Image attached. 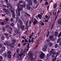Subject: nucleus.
Returning <instances> with one entry per match:
<instances>
[{
  "mask_svg": "<svg viewBox=\"0 0 61 61\" xmlns=\"http://www.w3.org/2000/svg\"><path fill=\"white\" fill-rule=\"evenodd\" d=\"M20 5L19 4H18V6H17V7L18 10H16V12L17 14V15L18 16H20V13L19 11H21V10H23V5H20V8H19V5Z\"/></svg>",
  "mask_w": 61,
  "mask_h": 61,
  "instance_id": "f257e3e1",
  "label": "nucleus"
},
{
  "mask_svg": "<svg viewBox=\"0 0 61 61\" xmlns=\"http://www.w3.org/2000/svg\"><path fill=\"white\" fill-rule=\"evenodd\" d=\"M56 52L55 51H54V49H51V51L50 52V54H47V56H49V57H50L51 56L52 53H53V54L52 56V57H54L55 56V55L56 54Z\"/></svg>",
  "mask_w": 61,
  "mask_h": 61,
  "instance_id": "f03ea898",
  "label": "nucleus"
},
{
  "mask_svg": "<svg viewBox=\"0 0 61 61\" xmlns=\"http://www.w3.org/2000/svg\"><path fill=\"white\" fill-rule=\"evenodd\" d=\"M21 51L20 52V54H19V56H17L18 57H20L19 58V60L21 61L23 58V55H24V52H23V50L22 49H21Z\"/></svg>",
  "mask_w": 61,
  "mask_h": 61,
  "instance_id": "7ed1b4c3",
  "label": "nucleus"
},
{
  "mask_svg": "<svg viewBox=\"0 0 61 61\" xmlns=\"http://www.w3.org/2000/svg\"><path fill=\"white\" fill-rule=\"evenodd\" d=\"M28 55L30 56L29 59H31V61H33V57L32 56H33L34 55V51H32L31 52V51H30L28 53Z\"/></svg>",
  "mask_w": 61,
  "mask_h": 61,
  "instance_id": "20e7f679",
  "label": "nucleus"
},
{
  "mask_svg": "<svg viewBox=\"0 0 61 61\" xmlns=\"http://www.w3.org/2000/svg\"><path fill=\"white\" fill-rule=\"evenodd\" d=\"M15 40H14V41L11 44H9V43H8V42L7 41H6V44L8 46H10L11 47H12L13 48L14 47V44L15 43Z\"/></svg>",
  "mask_w": 61,
  "mask_h": 61,
  "instance_id": "39448f33",
  "label": "nucleus"
},
{
  "mask_svg": "<svg viewBox=\"0 0 61 61\" xmlns=\"http://www.w3.org/2000/svg\"><path fill=\"white\" fill-rule=\"evenodd\" d=\"M10 9L11 10V12L12 13V17L14 18H15V12H14V10L15 9L13 8H12V7H10Z\"/></svg>",
  "mask_w": 61,
  "mask_h": 61,
  "instance_id": "423d86ee",
  "label": "nucleus"
},
{
  "mask_svg": "<svg viewBox=\"0 0 61 61\" xmlns=\"http://www.w3.org/2000/svg\"><path fill=\"white\" fill-rule=\"evenodd\" d=\"M47 45H46L44 46V47L42 48V50L44 52L46 51L47 48Z\"/></svg>",
  "mask_w": 61,
  "mask_h": 61,
  "instance_id": "0eeeda50",
  "label": "nucleus"
},
{
  "mask_svg": "<svg viewBox=\"0 0 61 61\" xmlns=\"http://www.w3.org/2000/svg\"><path fill=\"white\" fill-rule=\"evenodd\" d=\"M40 57L41 58H43L45 57V54L42 53L40 56Z\"/></svg>",
  "mask_w": 61,
  "mask_h": 61,
  "instance_id": "6e6552de",
  "label": "nucleus"
},
{
  "mask_svg": "<svg viewBox=\"0 0 61 61\" xmlns=\"http://www.w3.org/2000/svg\"><path fill=\"white\" fill-rule=\"evenodd\" d=\"M35 17L36 18H37V19H38L39 18V19H41V18L42 17V15H38V16H36Z\"/></svg>",
  "mask_w": 61,
  "mask_h": 61,
  "instance_id": "1a4fd4ad",
  "label": "nucleus"
},
{
  "mask_svg": "<svg viewBox=\"0 0 61 61\" xmlns=\"http://www.w3.org/2000/svg\"><path fill=\"white\" fill-rule=\"evenodd\" d=\"M42 39L41 37H40L38 39V43H40L41 42H42Z\"/></svg>",
  "mask_w": 61,
  "mask_h": 61,
  "instance_id": "9d476101",
  "label": "nucleus"
},
{
  "mask_svg": "<svg viewBox=\"0 0 61 61\" xmlns=\"http://www.w3.org/2000/svg\"><path fill=\"white\" fill-rule=\"evenodd\" d=\"M27 1H29L28 3L29 5H32V2L31 0H26Z\"/></svg>",
  "mask_w": 61,
  "mask_h": 61,
  "instance_id": "9b49d317",
  "label": "nucleus"
},
{
  "mask_svg": "<svg viewBox=\"0 0 61 61\" xmlns=\"http://www.w3.org/2000/svg\"><path fill=\"white\" fill-rule=\"evenodd\" d=\"M50 15H49L48 16L46 15H45V18L48 20H49V18H50Z\"/></svg>",
  "mask_w": 61,
  "mask_h": 61,
  "instance_id": "f8f14e48",
  "label": "nucleus"
},
{
  "mask_svg": "<svg viewBox=\"0 0 61 61\" xmlns=\"http://www.w3.org/2000/svg\"><path fill=\"white\" fill-rule=\"evenodd\" d=\"M19 51V49H17V53H16V56H18L19 54L18 53V51Z\"/></svg>",
  "mask_w": 61,
  "mask_h": 61,
  "instance_id": "ddd939ff",
  "label": "nucleus"
},
{
  "mask_svg": "<svg viewBox=\"0 0 61 61\" xmlns=\"http://www.w3.org/2000/svg\"><path fill=\"white\" fill-rule=\"evenodd\" d=\"M56 11H57L56 10H55L53 11L54 15H56Z\"/></svg>",
  "mask_w": 61,
  "mask_h": 61,
  "instance_id": "4468645a",
  "label": "nucleus"
},
{
  "mask_svg": "<svg viewBox=\"0 0 61 61\" xmlns=\"http://www.w3.org/2000/svg\"><path fill=\"white\" fill-rule=\"evenodd\" d=\"M34 19H35V21L34 22V25H36V23H37V20H36L35 18H34Z\"/></svg>",
  "mask_w": 61,
  "mask_h": 61,
  "instance_id": "2eb2a0df",
  "label": "nucleus"
},
{
  "mask_svg": "<svg viewBox=\"0 0 61 61\" xmlns=\"http://www.w3.org/2000/svg\"><path fill=\"white\" fill-rule=\"evenodd\" d=\"M4 11L5 12L6 14H8L9 12L8 11H7V10H6L5 9H3Z\"/></svg>",
  "mask_w": 61,
  "mask_h": 61,
  "instance_id": "dca6fc26",
  "label": "nucleus"
},
{
  "mask_svg": "<svg viewBox=\"0 0 61 61\" xmlns=\"http://www.w3.org/2000/svg\"><path fill=\"white\" fill-rule=\"evenodd\" d=\"M1 50L3 51H4L5 50V46L2 47Z\"/></svg>",
  "mask_w": 61,
  "mask_h": 61,
  "instance_id": "f3484780",
  "label": "nucleus"
},
{
  "mask_svg": "<svg viewBox=\"0 0 61 61\" xmlns=\"http://www.w3.org/2000/svg\"><path fill=\"white\" fill-rule=\"evenodd\" d=\"M19 22H20V23L21 25H22L23 24V22L21 21V20H19Z\"/></svg>",
  "mask_w": 61,
  "mask_h": 61,
  "instance_id": "a211bd4d",
  "label": "nucleus"
},
{
  "mask_svg": "<svg viewBox=\"0 0 61 61\" xmlns=\"http://www.w3.org/2000/svg\"><path fill=\"white\" fill-rule=\"evenodd\" d=\"M26 7L28 10H30V6L29 5H27L26 6Z\"/></svg>",
  "mask_w": 61,
  "mask_h": 61,
  "instance_id": "6ab92c4d",
  "label": "nucleus"
},
{
  "mask_svg": "<svg viewBox=\"0 0 61 61\" xmlns=\"http://www.w3.org/2000/svg\"><path fill=\"white\" fill-rule=\"evenodd\" d=\"M25 28V26L23 25H20V28L22 29H24Z\"/></svg>",
  "mask_w": 61,
  "mask_h": 61,
  "instance_id": "aec40b11",
  "label": "nucleus"
},
{
  "mask_svg": "<svg viewBox=\"0 0 61 61\" xmlns=\"http://www.w3.org/2000/svg\"><path fill=\"white\" fill-rule=\"evenodd\" d=\"M56 57H55L53 59V60H52V61H56Z\"/></svg>",
  "mask_w": 61,
  "mask_h": 61,
  "instance_id": "412c9836",
  "label": "nucleus"
},
{
  "mask_svg": "<svg viewBox=\"0 0 61 61\" xmlns=\"http://www.w3.org/2000/svg\"><path fill=\"white\" fill-rule=\"evenodd\" d=\"M49 45L50 46H52V45H53V44L51 42H50L49 44Z\"/></svg>",
  "mask_w": 61,
  "mask_h": 61,
  "instance_id": "4be33fe9",
  "label": "nucleus"
},
{
  "mask_svg": "<svg viewBox=\"0 0 61 61\" xmlns=\"http://www.w3.org/2000/svg\"><path fill=\"white\" fill-rule=\"evenodd\" d=\"M28 50H29V49H25L24 50V52H27V51H28Z\"/></svg>",
  "mask_w": 61,
  "mask_h": 61,
  "instance_id": "5701e85b",
  "label": "nucleus"
},
{
  "mask_svg": "<svg viewBox=\"0 0 61 61\" xmlns=\"http://www.w3.org/2000/svg\"><path fill=\"white\" fill-rule=\"evenodd\" d=\"M61 40V39L60 38H59L58 39V40L57 41V43H59L60 41Z\"/></svg>",
  "mask_w": 61,
  "mask_h": 61,
  "instance_id": "b1692460",
  "label": "nucleus"
},
{
  "mask_svg": "<svg viewBox=\"0 0 61 61\" xmlns=\"http://www.w3.org/2000/svg\"><path fill=\"white\" fill-rule=\"evenodd\" d=\"M12 53V52L10 51L9 50L8 51V54H10Z\"/></svg>",
  "mask_w": 61,
  "mask_h": 61,
  "instance_id": "393cba45",
  "label": "nucleus"
},
{
  "mask_svg": "<svg viewBox=\"0 0 61 61\" xmlns=\"http://www.w3.org/2000/svg\"><path fill=\"white\" fill-rule=\"evenodd\" d=\"M50 41V40L49 39L48 40H46V41L45 42V43H46V42H48Z\"/></svg>",
  "mask_w": 61,
  "mask_h": 61,
  "instance_id": "a878e982",
  "label": "nucleus"
},
{
  "mask_svg": "<svg viewBox=\"0 0 61 61\" xmlns=\"http://www.w3.org/2000/svg\"><path fill=\"white\" fill-rule=\"evenodd\" d=\"M56 6H57V4H56L54 5V8H56Z\"/></svg>",
  "mask_w": 61,
  "mask_h": 61,
  "instance_id": "bb28decb",
  "label": "nucleus"
},
{
  "mask_svg": "<svg viewBox=\"0 0 61 61\" xmlns=\"http://www.w3.org/2000/svg\"><path fill=\"white\" fill-rule=\"evenodd\" d=\"M8 56L9 58H11V56L10 55H8Z\"/></svg>",
  "mask_w": 61,
  "mask_h": 61,
  "instance_id": "cd10ccee",
  "label": "nucleus"
},
{
  "mask_svg": "<svg viewBox=\"0 0 61 61\" xmlns=\"http://www.w3.org/2000/svg\"><path fill=\"white\" fill-rule=\"evenodd\" d=\"M41 24L42 25H44V23L43 22H42V21H41Z\"/></svg>",
  "mask_w": 61,
  "mask_h": 61,
  "instance_id": "c85d7f7f",
  "label": "nucleus"
},
{
  "mask_svg": "<svg viewBox=\"0 0 61 61\" xmlns=\"http://www.w3.org/2000/svg\"><path fill=\"white\" fill-rule=\"evenodd\" d=\"M45 5H48V2H46L45 3Z\"/></svg>",
  "mask_w": 61,
  "mask_h": 61,
  "instance_id": "c756f323",
  "label": "nucleus"
},
{
  "mask_svg": "<svg viewBox=\"0 0 61 61\" xmlns=\"http://www.w3.org/2000/svg\"><path fill=\"white\" fill-rule=\"evenodd\" d=\"M31 41L32 42H34V38H32Z\"/></svg>",
  "mask_w": 61,
  "mask_h": 61,
  "instance_id": "7c9ffc66",
  "label": "nucleus"
},
{
  "mask_svg": "<svg viewBox=\"0 0 61 61\" xmlns=\"http://www.w3.org/2000/svg\"><path fill=\"white\" fill-rule=\"evenodd\" d=\"M61 36V31L60 33H59V35L58 36L59 37H60Z\"/></svg>",
  "mask_w": 61,
  "mask_h": 61,
  "instance_id": "2f4dec72",
  "label": "nucleus"
},
{
  "mask_svg": "<svg viewBox=\"0 0 61 61\" xmlns=\"http://www.w3.org/2000/svg\"><path fill=\"white\" fill-rule=\"evenodd\" d=\"M7 8H9V7H10V4H7Z\"/></svg>",
  "mask_w": 61,
  "mask_h": 61,
  "instance_id": "473e14b6",
  "label": "nucleus"
},
{
  "mask_svg": "<svg viewBox=\"0 0 61 61\" xmlns=\"http://www.w3.org/2000/svg\"><path fill=\"white\" fill-rule=\"evenodd\" d=\"M15 33H18V31L17 30H15Z\"/></svg>",
  "mask_w": 61,
  "mask_h": 61,
  "instance_id": "72a5a7b5",
  "label": "nucleus"
},
{
  "mask_svg": "<svg viewBox=\"0 0 61 61\" xmlns=\"http://www.w3.org/2000/svg\"><path fill=\"white\" fill-rule=\"evenodd\" d=\"M55 48H57L58 47V45L57 44H56L55 46Z\"/></svg>",
  "mask_w": 61,
  "mask_h": 61,
  "instance_id": "f704fd0d",
  "label": "nucleus"
},
{
  "mask_svg": "<svg viewBox=\"0 0 61 61\" xmlns=\"http://www.w3.org/2000/svg\"><path fill=\"white\" fill-rule=\"evenodd\" d=\"M10 25L12 26H14V23H12Z\"/></svg>",
  "mask_w": 61,
  "mask_h": 61,
  "instance_id": "c9c22d12",
  "label": "nucleus"
},
{
  "mask_svg": "<svg viewBox=\"0 0 61 61\" xmlns=\"http://www.w3.org/2000/svg\"><path fill=\"white\" fill-rule=\"evenodd\" d=\"M60 53H59L58 52H57L56 54V56H58V55H59V54Z\"/></svg>",
  "mask_w": 61,
  "mask_h": 61,
  "instance_id": "e433bc0d",
  "label": "nucleus"
},
{
  "mask_svg": "<svg viewBox=\"0 0 61 61\" xmlns=\"http://www.w3.org/2000/svg\"><path fill=\"white\" fill-rule=\"evenodd\" d=\"M1 39L2 40H4L5 39V37H4V36H2L1 38Z\"/></svg>",
  "mask_w": 61,
  "mask_h": 61,
  "instance_id": "4c0bfd02",
  "label": "nucleus"
},
{
  "mask_svg": "<svg viewBox=\"0 0 61 61\" xmlns=\"http://www.w3.org/2000/svg\"><path fill=\"white\" fill-rule=\"evenodd\" d=\"M5 27L6 28H8V27H9V26H8V25H7Z\"/></svg>",
  "mask_w": 61,
  "mask_h": 61,
  "instance_id": "58836bf2",
  "label": "nucleus"
},
{
  "mask_svg": "<svg viewBox=\"0 0 61 61\" xmlns=\"http://www.w3.org/2000/svg\"><path fill=\"white\" fill-rule=\"evenodd\" d=\"M28 21H27L26 23V26H27V24H28Z\"/></svg>",
  "mask_w": 61,
  "mask_h": 61,
  "instance_id": "ea45409f",
  "label": "nucleus"
},
{
  "mask_svg": "<svg viewBox=\"0 0 61 61\" xmlns=\"http://www.w3.org/2000/svg\"><path fill=\"white\" fill-rule=\"evenodd\" d=\"M2 30L3 31H5V28H2Z\"/></svg>",
  "mask_w": 61,
  "mask_h": 61,
  "instance_id": "a19ab883",
  "label": "nucleus"
},
{
  "mask_svg": "<svg viewBox=\"0 0 61 61\" xmlns=\"http://www.w3.org/2000/svg\"><path fill=\"white\" fill-rule=\"evenodd\" d=\"M4 35L5 36H8V34H6V33H5L4 34Z\"/></svg>",
  "mask_w": 61,
  "mask_h": 61,
  "instance_id": "79ce46f5",
  "label": "nucleus"
},
{
  "mask_svg": "<svg viewBox=\"0 0 61 61\" xmlns=\"http://www.w3.org/2000/svg\"><path fill=\"white\" fill-rule=\"evenodd\" d=\"M18 18H19L18 17H16V21H17V20H18Z\"/></svg>",
  "mask_w": 61,
  "mask_h": 61,
  "instance_id": "37998d69",
  "label": "nucleus"
},
{
  "mask_svg": "<svg viewBox=\"0 0 61 61\" xmlns=\"http://www.w3.org/2000/svg\"><path fill=\"white\" fill-rule=\"evenodd\" d=\"M25 42H28V41L26 39H25Z\"/></svg>",
  "mask_w": 61,
  "mask_h": 61,
  "instance_id": "c03bdc74",
  "label": "nucleus"
},
{
  "mask_svg": "<svg viewBox=\"0 0 61 61\" xmlns=\"http://www.w3.org/2000/svg\"><path fill=\"white\" fill-rule=\"evenodd\" d=\"M0 59H3V57L2 56H0Z\"/></svg>",
  "mask_w": 61,
  "mask_h": 61,
  "instance_id": "a18cd8bd",
  "label": "nucleus"
},
{
  "mask_svg": "<svg viewBox=\"0 0 61 61\" xmlns=\"http://www.w3.org/2000/svg\"><path fill=\"white\" fill-rule=\"evenodd\" d=\"M23 2V1H20L19 2V3L20 4V3H22Z\"/></svg>",
  "mask_w": 61,
  "mask_h": 61,
  "instance_id": "49530a36",
  "label": "nucleus"
},
{
  "mask_svg": "<svg viewBox=\"0 0 61 61\" xmlns=\"http://www.w3.org/2000/svg\"><path fill=\"white\" fill-rule=\"evenodd\" d=\"M34 3H36V0H34Z\"/></svg>",
  "mask_w": 61,
  "mask_h": 61,
  "instance_id": "de8ad7c7",
  "label": "nucleus"
},
{
  "mask_svg": "<svg viewBox=\"0 0 61 61\" xmlns=\"http://www.w3.org/2000/svg\"><path fill=\"white\" fill-rule=\"evenodd\" d=\"M2 46H3V45H2V44H1L0 45V48H1V47H2Z\"/></svg>",
  "mask_w": 61,
  "mask_h": 61,
  "instance_id": "09e8293b",
  "label": "nucleus"
},
{
  "mask_svg": "<svg viewBox=\"0 0 61 61\" xmlns=\"http://www.w3.org/2000/svg\"><path fill=\"white\" fill-rule=\"evenodd\" d=\"M49 6H48L47 7V9L48 11L49 10Z\"/></svg>",
  "mask_w": 61,
  "mask_h": 61,
  "instance_id": "8fccbe9b",
  "label": "nucleus"
},
{
  "mask_svg": "<svg viewBox=\"0 0 61 61\" xmlns=\"http://www.w3.org/2000/svg\"><path fill=\"white\" fill-rule=\"evenodd\" d=\"M4 56L5 57H7V54H5Z\"/></svg>",
  "mask_w": 61,
  "mask_h": 61,
  "instance_id": "3c124183",
  "label": "nucleus"
},
{
  "mask_svg": "<svg viewBox=\"0 0 61 61\" xmlns=\"http://www.w3.org/2000/svg\"><path fill=\"white\" fill-rule=\"evenodd\" d=\"M22 43H24L25 42V41H24V40H23L22 41Z\"/></svg>",
  "mask_w": 61,
  "mask_h": 61,
  "instance_id": "603ef678",
  "label": "nucleus"
},
{
  "mask_svg": "<svg viewBox=\"0 0 61 61\" xmlns=\"http://www.w3.org/2000/svg\"><path fill=\"white\" fill-rule=\"evenodd\" d=\"M34 34V33L33 32L32 33L31 35L30 36H33V35Z\"/></svg>",
  "mask_w": 61,
  "mask_h": 61,
  "instance_id": "864d4df0",
  "label": "nucleus"
},
{
  "mask_svg": "<svg viewBox=\"0 0 61 61\" xmlns=\"http://www.w3.org/2000/svg\"><path fill=\"white\" fill-rule=\"evenodd\" d=\"M26 45V43H25L23 44V45L24 46H25V45Z\"/></svg>",
  "mask_w": 61,
  "mask_h": 61,
  "instance_id": "5fc2aeb1",
  "label": "nucleus"
},
{
  "mask_svg": "<svg viewBox=\"0 0 61 61\" xmlns=\"http://www.w3.org/2000/svg\"><path fill=\"white\" fill-rule=\"evenodd\" d=\"M29 42H30V43H31V39H29Z\"/></svg>",
  "mask_w": 61,
  "mask_h": 61,
  "instance_id": "6e6d98bb",
  "label": "nucleus"
},
{
  "mask_svg": "<svg viewBox=\"0 0 61 61\" xmlns=\"http://www.w3.org/2000/svg\"><path fill=\"white\" fill-rule=\"evenodd\" d=\"M54 37V36H51L50 37V38H52V37Z\"/></svg>",
  "mask_w": 61,
  "mask_h": 61,
  "instance_id": "4d7b16f0",
  "label": "nucleus"
},
{
  "mask_svg": "<svg viewBox=\"0 0 61 61\" xmlns=\"http://www.w3.org/2000/svg\"><path fill=\"white\" fill-rule=\"evenodd\" d=\"M28 31H27L26 32H25V34H26L27 33H28Z\"/></svg>",
  "mask_w": 61,
  "mask_h": 61,
  "instance_id": "13d9d810",
  "label": "nucleus"
},
{
  "mask_svg": "<svg viewBox=\"0 0 61 61\" xmlns=\"http://www.w3.org/2000/svg\"><path fill=\"white\" fill-rule=\"evenodd\" d=\"M5 20L7 21H8V19L7 18H6L5 19Z\"/></svg>",
  "mask_w": 61,
  "mask_h": 61,
  "instance_id": "bf43d9fd",
  "label": "nucleus"
},
{
  "mask_svg": "<svg viewBox=\"0 0 61 61\" xmlns=\"http://www.w3.org/2000/svg\"><path fill=\"white\" fill-rule=\"evenodd\" d=\"M25 6H26V5H25V4L23 5V7H25Z\"/></svg>",
  "mask_w": 61,
  "mask_h": 61,
  "instance_id": "052dcab7",
  "label": "nucleus"
},
{
  "mask_svg": "<svg viewBox=\"0 0 61 61\" xmlns=\"http://www.w3.org/2000/svg\"><path fill=\"white\" fill-rule=\"evenodd\" d=\"M55 34L57 35L58 34V33L57 32H56L55 31Z\"/></svg>",
  "mask_w": 61,
  "mask_h": 61,
  "instance_id": "680f3d73",
  "label": "nucleus"
},
{
  "mask_svg": "<svg viewBox=\"0 0 61 61\" xmlns=\"http://www.w3.org/2000/svg\"><path fill=\"white\" fill-rule=\"evenodd\" d=\"M20 25H19L18 24V27H19V26H20Z\"/></svg>",
  "mask_w": 61,
  "mask_h": 61,
  "instance_id": "e2e57ef3",
  "label": "nucleus"
},
{
  "mask_svg": "<svg viewBox=\"0 0 61 61\" xmlns=\"http://www.w3.org/2000/svg\"><path fill=\"white\" fill-rule=\"evenodd\" d=\"M59 46H61V41H60V44H59Z\"/></svg>",
  "mask_w": 61,
  "mask_h": 61,
  "instance_id": "0e129e2a",
  "label": "nucleus"
},
{
  "mask_svg": "<svg viewBox=\"0 0 61 61\" xmlns=\"http://www.w3.org/2000/svg\"><path fill=\"white\" fill-rule=\"evenodd\" d=\"M1 24L2 25L4 24V23L3 22H1Z\"/></svg>",
  "mask_w": 61,
  "mask_h": 61,
  "instance_id": "69168bd1",
  "label": "nucleus"
},
{
  "mask_svg": "<svg viewBox=\"0 0 61 61\" xmlns=\"http://www.w3.org/2000/svg\"><path fill=\"white\" fill-rule=\"evenodd\" d=\"M5 0L6 3H8V0Z\"/></svg>",
  "mask_w": 61,
  "mask_h": 61,
  "instance_id": "338daca9",
  "label": "nucleus"
},
{
  "mask_svg": "<svg viewBox=\"0 0 61 61\" xmlns=\"http://www.w3.org/2000/svg\"><path fill=\"white\" fill-rule=\"evenodd\" d=\"M45 22H48V20H45Z\"/></svg>",
  "mask_w": 61,
  "mask_h": 61,
  "instance_id": "774afa93",
  "label": "nucleus"
}]
</instances>
